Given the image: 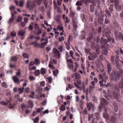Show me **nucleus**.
I'll return each mask as SVG.
<instances>
[{"mask_svg": "<svg viewBox=\"0 0 123 123\" xmlns=\"http://www.w3.org/2000/svg\"><path fill=\"white\" fill-rule=\"evenodd\" d=\"M18 91H19V93L21 94L23 92V90L21 88H19L18 89Z\"/></svg>", "mask_w": 123, "mask_h": 123, "instance_id": "5fc2aeb1", "label": "nucleus"}, {"mask_svg": "<svg viewBox=\"0 0 123 123\" xmlns=\"http://www.w3.org/2000/svg\"><path fill=\"white\" fill-rule=\"evenodd\" d=\"M46 69L45 68H42L41 69V73L43 75L45 74L46 72Z\"/></svg>", "mask_w": 123, "mask_h": 123, "instance_id": "bb28decb", "label": "nucleus"}, {"mask_svg": "<svg viewBox=\"0 0 123 123\" xmlns=\"http://www.w3.org/2000/svg\"><path fill=\"white\" fill-rule=\"evenodd\" d=\"M18 58L16 57L13 56L11 57L10 61L16 62Z\"/></svg>", "mask_w": 123, "mask_h": 123, "instance_id": "aec40b11", "label": "nucleus"}, {"mask_svg": "<svg viewBox=\"0 0 123 123\" xmlns=\"http://www.w3.org/2000/svg\"><path fill=\"white\" fill-rule=\"evenodd\" d=\"M68 68L74 70V66L72 64H71L70 63H68Z\"/></svg>", "mask_w": 123, "mask_h": 123, "instance_id": "412c9836", "label": "nucleus"}, {"mask_svg": "<svg viewBox=\"0 0 123 123\" xmlns=\"http://www.w3.org/2000/svg\"><path fill=\"white\" fill-rule=\"evenodd\" d=\"M39 120V118L38 117H36L34 120V123H38Z\"/></svg>", "mask_w": 123, "mask_h": 123, "instance_id": "a19ab883", "label": "nucleus"}, {"mask_svg": "<svg viewBox=\"0 0 123 123\" xmlns=\"http://www.w3.org/2000/svg\"><path fill=\"white\" fill-rule=\"evenodd\" d=\"M35 64L34 62L33 61H31L30 63L29 67L30 66H32L33 65Z\"/></svg>", "mask_w": 123, "mask_h": 123, "instance_id": "864d4df0", "label": "nucleus"}, {"mask_svg": "<svg viewBox=\"0 0 123 123\" xmlns=\"http://www.w3.org/2000/svg\"><path fill=\"white\" fill-rule=\"evenodd\" d=\"M42 32V29L41 28H39L37 32L36 33V34L37 35H39Z\"/></svg>", "mask_w": 123, "mask_h": 123, "instance_id": "c9c22d12", "label": "nucleus"}, {"mask_svg": "<svg viewBox=\"0 0 123 123\" xmlns=\"http://www.w3.org/2000/svg\"><path fill=\"white\" fill-rule=\"evenodd\" d=\"M95 49H100L99 46L98 44H96L95 47Z\"/></svg>", "mask_w": 123, "mask_h": 123, "instance_id": "774afa93", "label": "nucleus"}, {"mask_svg": "<svg viewBox=\"0 0 123 123\" xmlns=\"http://www.w3.org/2000/svg\"><path fill=\"white\" fill-rule=\"evenodd\" d=\"M103 18H98V21L99 24H103Z\"/></svg>", "mask_w": 123, "mask_h": 123, "instance_id": "a211bd4d", "label": "nucleus"}, {"mask_svg": "<svg viewBox=\"0 0 123 123\" xmlns=\"http://www.w3.org/2000/svg\"><path fill=\"white\" fill-rule=\"evenodd\" d=\"M107 72L108 74H109L110 75V72L112 70V68L111 67V65L108 64H107Z\"/></svg>", "mask_w": 123, "mask_h": 123, "instance_id": "9b49d317", "label": "nucleus"}, {"mask_svg": "<svg viewBox=\"0 0 123 123\" xmlns=\"http://www.w3.org/2000/svg\"><path fill=\"white\" fill-rule=\"evenodd\" d=\"M75 78L76 79H79L80 78V74L77 73H76L75 74Z\"/></svg>", "mask_w": 123, "mask_h": 123, "instance_id": "cd10ccee", "label": "nucleus"}, {"mask_svg": "<svg viewBox=\"0 0 123 123\" xmlns=\"http://www.w3.org/2000/svg\"><path fill=\"white\" fill-rule=\"evenodd\" d=\"M107 47V46L105 47H104L103 48L104 49L102 51L103 53L105 55H106L107 54V50L106 48Z\"/></svg>", "mask_w": 123, "mask_h": 123, "instance_id": "f3484780", "label": "nucleus"}, {"mask_svg": "<svg viewBox=\"0 0 123 123\" xmlns=\"http://www.w3.org/2000/svg\"><path fill=\"white\" fill-rule=\"evenodd\" d=\"M93 57H92L91 55H90L88 56V58L89 60H93Z\"/></svg>", "mask_w": 123, "mask_h": 123, "instance_id": "13d9d810", "label": "nucleus"}, {"mask_svg": "<svg viewBox=\"0 0 123 123\" xmlns=\"http://www.w3.org/2000/svg\"><path fill=\"white\" fill-rule=\"evenodd\" d=\"M11 35L13 37L16 36V33L14 31H13L12 32H11Z\"/></svg>", "mask_w": 123, "mask_h": 123, "instance_id": "c03bdc74", "label": "nucleus"}, {"mask_svg": "<svg viewBox=\"0 0 123 123\" xmlns=\"http://www.w3.org/2000/svg\"><path fill=\"white\" fill-rule=\"evenodd\" d=\"M22 55L24 58H29V57L28 55L26 53H24Z\"/></svg>", "mask_w": 123, "mask_h": 123, "instance_id": "79ce46f5", "label": "nucleus"}, {"mask_svg": "<svg viewBox=\"0 0 123 123\" xmlns=\"http://www.w3.org/2000/svg\"><path fill=\"white\" fill-rule=\"evenodd\" d=\"M68 87L70 89H71L73 87V84H69L68 85Z\"/></svg>", "mask_w": 123, "mask_h": 123, "instance_id": "8fccbe9b", "label": "nucleus"}, {"mask_svg": "<svg viewBox=\"0 0 123 123\" xmlns=\"http://www.w3.org/2000/svg\"><path fill=\"white\" fill-rule=\"evenodd\" d=\"M54 55L56 58L59 59L60 57V54L59 52L56 48H54L53 50Z\"/></svg>", "mask_w": 123, "mask_h": 123, "instance_id": "423d86ee", "label": "nucleus"}, {"mask_svg": "<svg viewBox=\"0 0 123 123\" xmlns=\"http://www.w3.org/2000/svg\"><path fill=\"white\" fill-rule=\"evenodd\" d=\"M95 14L96 16L100 18H103L105 16H106V14H105L104 11L101 10L100 12V15H99L96 11L95 12Z\"/></svg>", "mask_w": 123, "mask_h": 123, "instance_id": "0eeeda50", "label": "nucleus"}, {"mask_svg": "<svg viewBox=\"0 0 123 123\" xmlns=\"http://www.w3.org/2000/svg\"><path fill=\"white\" fill-rule=\"evenodd\" d=\"M14 82L16 83H18L19 81V79L17 77V75L14 76L12 77Z\"/></svg>", "mask_w": 123, "mask_h": 123, "instance_id": "ddd939ff", "label": "nucleus"}, {"mask_svg": "<svg viewBox=\"0 0 123 123\" xmlns=\"http://www.w3.org/2000/svg\"><path fill=\"white\" fill-rule=\"evenodd\" d=\"M25 32L24 31L21 30L18 32V34L19 36L22 37L25 35Z\"/></svg>", "mask_w": 123, "mask_h": 123, "instance_id": "9d476101", "label": "nucleus"}, {"mask_svg": "<svg viewBox=\"0 0 123 123\" xmlns=\"http://www.w3.org/2000/svg\"><path fill=\"white\" fill-rule=\"evenodd\" d=\"M112 2L114 3V6L116 10L120 11L121 9V7L119 5V0H112Z\"/></svg>", "mask_w": 123, "mask_h": 123, "instance_id": "20e7f679", "label": "nucleus"}, {"mask_svg": "<svg viewBox=\"0 0 123 123\" xmlns=\"http://www.w3.org/2000/svg\"><path fill=\"white\" fill-rule=\"evenodd\" d=\"M35 62L36 65H39L40 63V62L39 59L37 58H36L35 60Z\"/></svg>", "mask_w": 123, "mask_h": 123, "instance_id": "473e14b6", "label": "nucleus"}, {"mask_svg": "<svg viewBox=\"0 0 123 123\" xmlns=\"http://www.w3.org/2000/svg\"><path fill=\"white\" fill-rule=\"evenodd\" d=\"M47 79L48 80L49 83L50 84L51 83L53 80V79L52 77L50 76L48 77L47 78Z\"/></svg>", "mask_w": 123, "mask_h": 123, "instance_id": "b1692460", "label": "nucleus"}, {"mask_svg": "<svg viewBox=\"0 0 123 123\" xmlns=\"http://www.w3.org/2000/svg\"><path fill=\"white\" fill-rule=\"evenodd\" d=\"M101 104H102V105H107V103L106 100L105 98H102L101 100Z\"/></svg>", "mask_w": 123, "mask_h": 123, "instance_id": "f8f14e48", "label": "nucleus"}, {"mask_svg": "<svg viewBox=\"0 0 123 123\" xmlns=\"http://www.w3.org/2000/svg\"><path fill=\"white\" fill-rule=\"evenodd\" d=\"M40 85L42 86H44L45 85V82L44 81H42L40 83Z\"/></svg>", "mask_w": 123, "mask_h": 123, "instance_id": "4d7b16f0", "label": "nucleus"}, {"mask_svg": "<svg viewBox=\"0 0 123 123\" xmlns=\"http://www.w3.org/2000/svg\"><path fill=\"white\" fill-rule=\"evenodd\" d=\"M66 59H68L69 57V55L68 53V52H66Z\"/></svg>", "mask_w": 123, "mask_h": 123, "instance_id": "bf43d9fd", "label": "nucleus"}, {"mask_svg": "<svg viewBox=\"0 0 123 123\" xmlns=\"http://www.w3.org/2000/svg\"><path fill=\"white\" fill-rule=\"evenodd\" d=\"M22 17L20 16H19L17 19L16 20L18 23L20 22H21L22 21Z\"/></svg>", "mask_w": 123, "mask_h": 123, "instance_id": "e433bc0d", "label": "nucleus"}, {"mask_svg": "<svg viewBox=\"0 0 123 123\" xmlns=\"http://www.w3.org/2000/svg\"><path fill=\"white\" fill-rule=\"evenodd\" d=\"M30 89L28 87L26 88L25 90V92L27 93H28L30 92Z\"/></svg>", "mask_w": 123, "mask_h": 123, "instance_id": "603ef678", "label": "nucleus"}, {"mask_svg": "<svg viewBox=\"0 0 123 123\" xmlns=\"http://www.w3.org/2000/svg\"><path fill=\"white\" fill-rule=\"evenodd\" d=\"M40 74V70H36L34 72V74L35 76H37L39 75Z\"/></svg>", "mask_w": 123, "mask_h": 123, "instance_id": "dca6fc26", "label": "nucleus"}, {"mask_svg": "<svg viewBox=\"0 0 123 123\" xmlns=\"http://www.w3.org/2000/svg\"><path fill=\"white\" fill-rule=\"evenodd\" d=\"M105 105H102V104H101V105H100L99 107V108L100 109H101L102 108L104 107Z\"/></svg>", "mask_w": 123, "mask_h": 123, "instance_id": "0e129e2a", "label": "nucleus"}, {"mask_svg": "<svg viewBox=\"0 0 123 123\" xmlns=\"http://www.w3.org/2000/svg\"><path fill=\"white\" fill-rule=\"evenodd\" d=\"M21 26L23 27H25V23L24 22H21Z\"/></svg>", "mask_w": 123, "mask_h": 123, "instance_id": "69168bd1", "label": "nucleus"}, {"mask_svg": "<svg viewBox=\"0 0 123 123\" xmlns=\"http://www.w3.org/2000/svg\"><path fill=\"white\" fill-rule=\"evenodd\" d=\"M72 22L73 24L77 23L76 18V17L72 18Z\"/></svg>", "mask_w": 123, "mask_h": 123, "instance_id": "58836bf2", "label": "nucleus"}, {"mask_svg": "<svg viewBox=\"0 0 123 123\" xmlns=\"http://www.w3.org/2000/svg\"><path fill=\"white\" fill-rule=\"evenodd\" d=\"M97 121H95V118H93L92 120V122L91 123H97Z\"/></svg>", "mask_w": 123, "mask_h": 123, "instance_id": "6e6d98bb", "label": "nucleus"}, {"mask_svg": "<svg viewBox=\"0 0 123 123\" xmlns=\"http://www.w3.org/2000/svg\"><path fill=\"white\" fill-rule=\"evenodd\" d=\"M43 0H35V2L38 5L40 6Z\"/></svg>", "mask_w": 123, "mask_h": 123, "instance_id": "6ab92c4d", "label": "nucleus"}, {"mask_svg": "<svg viewBox=\"0 0 123 123\" xmlns=\"http://www.w3.org/2000/svg\"><path fill=\"white\" fill-rule=\"evenodd\" d=\"M76 5L77 6V5H80V6H81L82 5V3L81 1H78L76 3Z\"/></svg>", "mask_w": 123, "mask_h": 123, "instance_id": "ea45409f", "label": "nucleus"}, {"mask_svg": "<svg viewBox=\"0 0 123 123\" xmlns=\"http://www.w3.org/2000/svg\"><path fill=\"white\" fill-rule=\"evenodd\" d=\"M58 72V70L57 69H56L55 71H53V74L55 76H56L57 75Z\"/></svg>", "mask_w": 123, "mask_h": 123, "instance_id": "4c0bfd02", "label": "nucleus"}, {"mask_svg": "<svg viewBox=\"0 0 123 123\" xmlns=\"http://www.w3.org/2000/svg\"><path fill=\"white\" fill-rule=\"evenodd\" d=\"M96 115H95V117L96 119L97 120H98L99 119V116L98 115V113H96Z\"/></svg>", "mask_w": 123, "mask_h": 123, "instance_id": "e2e57ef3", "label": "nucleus"}, {"mask_svg": "<svg viewBox=\"0 0 123 123\" xmlns=\"http://www.w3.org/2000/svg\"><path fill=\"white\" fill-rule=\"evenodd\" d=\"M25 107V105L24 103H22L21 105V108L23 110Z\"/></svg>", "mask_w": 123, "mask_h": 123, "instance_id": "49530a36", "label": "nucleus"}, {"mask_svg": "<svg viewBox=\"0 0 123 123\" xmlns=\"http://www.w3.org/2000/svg\"><path fill=\"white\" fill-rule=\"evenodd\" d=\"M47 43L46 42H43L41 44V48H43V46L46 45Z\"/></svg>", "mask_w": 123, "mask_h": 123, "instance_id": "37998d69", "label": "nucleus"}, {"mask_svg": "<svg viewBox=\"0 0 123 123\" xmlns=\"http://www.w3.org/2000/svg\"><path fill=\"white\" fill-rule=\"evenodd\" d=\"M70 17H71L72 18L75 17H74L75 13L73 11H70Z\"/></svg>", "mask_w": 123, "mask_h": 123, "instance_id": "5701e85b", "label": "nucleus"}, {"mask_svg": "<svg viewBox=\"0 0 123 123\" xmlns=\"http://www.w3.org/2000/svg\"><path fill=\"white\" fill-rule=\"evenodd\" d=\"M107 39L103 37H102L101 38L100 43L101 44V48L103 49L105 47H107Z\"/></svg>", "mask_w": 123, "mask_h": 123, "instance_id": "39448f33", "label": "nucleus"}, {"mask_svg": "<svg viewBox=\"0 0 123 123\" xmlns=\"http://www.w3.org/2000/svg\"><path fill=\"white\" fill-rule=\"evenodd\" d=\"M109 20H108L107 18H106L104 22L105 24H109Z\"/></svg>", "mask_w": 123, "mask_h": 123, "instance_id": "3c124183", "label": "nucleus"}, {"mask_svg": "<svg viewBox=\"0 0 123 123\" xmlns=\"http://www.w3.org/2000/svg\"><path fill=\"white\" fill-rule=\"evenodd\" d=\"M1 86L4 88H6L7 87L6 83L5 82H3L1 84Z\"/></svg>", "mask_w": 123, "mask_h": 123, "instance_id": "f704fd0d", "label": "nucleus"}, {"mask_svg": "<svg viewBox=\"0 0 123 123\" xmlns=\"http://www.w3.org/2000/svg\"><path fill=\"white\" fill-rule=\"evenodd\" d=\"M43 2L45 7L47 8V0H43Z\"/></svg>", "mask_w": 123, "mask_h": 123, "instance_id": "2f4dec72", "label": "nucleus"}, {"mask_svg": "<svg viewBox=\"0 0 123 123\" xmlns=\"http://www.w3.org/2000/svg\"><path fill=\"white\" fill-rule=\"evenodd\" d=\"M51 88V86L49 85L48 86L45 87L44 88V89L46 91H48Z\"/></svg>", "mask_w": 123, "mask_h": 123, "instance_id": "c756f323", "label": "nucleus"}, {"mask_svg": "<svg viewBox=\"0 0 123 123\" xmlns=\"http://www.w3.org/2000/svg\"><path fill=\"white\" fill-rule=\"evenodd\" d=\"M62 1V0H57V4L58 5L60 6L61 5V2Z\"/></svg>", "mask_w": 123, "mask_h": 123, "instance_id": "de8ad7c7", "label": "nucleus"}, {"mask_svg": "<svg viewBox=\"0 0 123 123\" xmlns=\"http://www.w3.org/2000/svg\"><path fill=\"white\" fill-rule=\"evenodd\" d=\"M92 103H91L90 104H89L88 103H87V106L88 108V110L89 111H90L91 109V106L92 105Z\"/></svg>", "mask_w": 123, "mask_h": 123, "instance_id": "393cba45", "label": "nucleus"}, {"mask_svg": "<svg viewBox=\"0 0 123 123\" xmlns=\"http://www.w3.org/2000/svg\"><path fill=\"white\" fill-rule=\"evenodd\" d=\"M49 67L53 69H54L55 68V67H54L52 64H49Z\"/></svg>", "mask_w": 123, "mask_h": 123, "instance_id": "09e8293b", "label": "nucleus"}, {"mask_svg": "<svg viewBox=\"0 0 123 123\" xmlns=\"http://www.w3.org/2000/svg\"><path fill=\"white\" fill-rule=\"evenodd\" d=\"M50 62L51 64H56L57 63V61L56 59H53L50 61Z\"/></svg>", "mask_w": 123, "mask_h": 123, "instance_id": "7c9ffc66", "label": "nucleus"}, {"mask_svg": "<svg viewBox=\"0 0 123 123\" xmlns=\"http://www.w3.org/2000/svg\"><path fill=\"white\" fill-rule=\"evenodd\" d=\"M111 121L113 123H116L118 121V119L116 116H112L111 117Z\"/></svg>", "mask_w": 123, "mask_h": 123, "instance_id": "1a4fd4ad", "label": "nucleus"}, {"mask_svg": "<svg viewBox=\"0 0 123 123\" xmlns=\"http://www.w3.org/2000/svg\"><path fill=\"white\" fill-rule=\"evenodd\" d=\"M99 79L101 80V81H99V82L100 84V86H104V85L102 83L104 82L105 83L106 82V79H107L108 78L107 77L106 75L105 74H99L98 76Z\"/></svg>", "mask_w": 123, "mask_h": 123, "instance_id": "f03ea898", "label": "nucleus"}, {"mask_svg": "<svg viewBox=\"0 0 123 123\" xmlns=\"http://www.w3.org/2000/svg\"><path fill=\"white\" fill-rule=\"evenodd\" d=\"M39 9L42 12H43L45 11L44 7L43 6H40L39 8Z\"/></svg>", "mask_w": 123, "mask_h": 123, "instance_id": "4468645a", "label": "nucleus"}, {"mask_svg": "<svg viewBox=\"0 0 123 123\" xmlns=\"http://www.w3.org/2000/svg\"><path fill=\"white\" fill-rule=\"evenodd\" d=\"M59 109L61 111H63L65 110L66 107L65 106L63 105H61V106Z\"/></svg>", "mask_w": 123, "mask_h": 123, "instance_id": "4be33fe9", "label": "nucleus"}, {"mask_svg": "<svg viewBox=\"0 0 123 123\" xmlns=\"http://www.w3.org/2000/svg\"><path fill=\"white\" fill-rule=\"evenodd\" d=\"M113 95L114 98L116 99H118V101H120L119 99L120 95V94L117 92H114L113 93Z\"/></svg>", "mask_w": 123, "mask_h": 123, "instance_id": "6e6552de", "label": "nucleus"}, {"mask_svg": "<svg viewBox=\"0 0 123 123\" xmlns=\"http://www.w3.org/2000/svg\"><path fill=\"white\" fill-rule=\"evenodd\" d=\"M24 2L22 1H20V6L21 7L24 4Z\"/></svg>", "mask_w": 123, "mask_h": 123, "instance_id": "338daca9", "label": "nucleus"}, {"mask_svg": "<svg viewBox=\"0 0 123 123\" xmlns=\"http://www.w3.org/2000/svg\"><path fill=\"white\" fill-rule=\"evenodd\" d=\"M90 10L91 12H93L95 11V7L92 5L90 6Z\"/></svg>", "mask_w": 123, "mask_h": 123, "instance_id": "a878e982", "label": "nucleus"}, {"mask_svg": "<svg viewBox=\"0 0 123 123\" xmlns=\"http://www.w3.org/2000/svg\"><path fill=\"white\" fill-rule=\"evenodd\" d=\"M122 73L123 71L122 70L119 72L116 71H113L112 74L110 75L111 80L112 81H117L119 79L120 75Z\"/></svg>", "mask_w": 123, "mask_h": 123, "instance_id": "f257e3e1", "label": "nucleus"}, {"mask_svg": "<svg viewBox=\"0 0 123 123\" xmlns=\"http://www.w3.org/2000/svg\"><path fill=\"white\" fill-rule=\"evenodd\" d=\"M29 104L30 105V107L32 108L33 107V102L31 100H29Z\"/></svg>", "mask_w": 123, "mask_h": 123, "instance_id": "72a5a7b5", "label": "nucleus"}, {"mask_svg": "<svg viewBox=\"0 0 123 123\" xmlns=\"http://www.w3.org/2000/svg\"><path fill=\"white\" fill-rule=\"evenodd\" d=\"M29 78L30 79L32 80H34L35 79V77H34L32 76H30L29 77Z\"/></svg>", "mask_w": 123, "mask_h": 123, "instance_id": "052dcab7", "label": "nucleus"}, {"mask_svg": "<svg viewBox=\"0 0 123 123\" xmlns=\"http://www.w3.org/2000/svg\"><path fill=\"white\" fill-rule=\"evenodd\" d=\"M64 39V38L63 36H62L59 37V41L61 42L63 41Z\"/></svg>", "mask_w": 123, "mask_h": 123, "instance_id": "a18cd8bd", "label": "nucleus"}, {"mask_svg": "<svg viewBox=\"0 0 123 123\" xmlns=\"http://www.w3.org/2000/svg\"><path fill=\"white\" fill-rule=\"evenodd\" d=\"M93 117V114H89L88 115V120L89 121H90L91 118L92 119Z\"/></svg>", "mask_w": 123, "mask_h": 123, "instance_id": "c85d7f7f", "label": "nucleus"}, {"mask_svg": "<svg viewBox=\"0 0 123 123\" xmlns=\"http://www.w3.org/2000/svg\"><path fill=\"white\" fill-rule=\"evenodd\" d=\"M103 116L106 119H108L109 117L108 114L106 112H105L103 113Z\"/></svg>", "mask_w": 123, "mask_h": 123, "instance_id": "2eb2a0df", "label": "nucleus"}, {"mask_svg": "<svg viewBox=\"0 0 123 123\" xmlns=\"http://www.w3.org/2000/svg\"><path fill=\"white\" fill-rule=\"evenodd\" d=\"M50 13L49 11H48L47 13V15L49 19L50 18Z\"/></svg>", "mask_w": 123, "mask_h": 123, "instance_id": "680f3d73", "label": "nucleus"}, {"mask_svg": "<svg viewBox=\"0 0 123 123\" xmlns=\"http://www.w3.org/2000/svg\"><path fill=\"white\" fill-rule=\"evenodd\" d=\"M36 5L33 2L30 0H28L26 4L27 7L31 10H33L34 7H36Z\"/></svg>", "mask_w": 123, "mask_h": 123, "instance_id": "7ed1b4c3", "label": "nucleus"}]
</instances>
